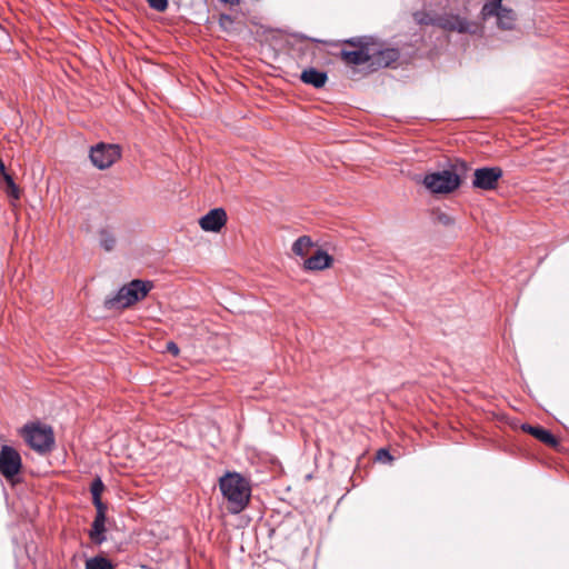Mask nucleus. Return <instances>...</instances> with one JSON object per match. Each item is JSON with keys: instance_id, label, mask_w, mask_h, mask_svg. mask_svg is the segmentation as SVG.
I'll use <instances>...</instances> for the list:
<instances>
[{"instance_id": "1", "label": "nucleus", "mask_w": 569, "mask_h": 569, "mask_svg": "<svg viewBox=\"0 0 569 569\" xmlns=\"http://www.w3.org/2000/svg\"><path fill=\"white\" fill-rule=\"evenodd\" d=\"M416 23L420 26H432L446 31H456L458 33L478 34L481 31L479 23L470 21L459 14L437 11L428 6L413 14Z\"/></svg>"}, {"instance_id": "2", "label": "nucleus", "mask_w": 569, "mask_h": 569, "mask_svg": "<svg viewBox=\"0 0 569 569\" xmlns=\"http://www.w3.org/2000/svg\"><path fill=\"white\" fill-rule=\"evenodd\" d=\"M219 487L222 496L228 500L231 513L241 512L250 500V487L247 480L238 472H227L220 478Z\"/></svg>"}, {"instance_id": "3", "label": "nucleus", "mask_w": 569, "mask_h": 569, "mask_svg": "<svg viewBox=\"0 0 569 569\" xmlns=\"http://www.w3.org/2000/svg\"><path fill=\"white\" fill-rule=\"evenodd\" d=\"M153 288L150 280L133 279L122 286L113 296L107 297L103 307L108 310L126 309L141 301Z\"/></svg>"}, {"instance_id": "4", "label": "nucleus", "mask_w": 569, "mask_h": 569, "mask_svg": "<svg viewBox=\"0 0 569 569\" xmlns=\"http://www.w3.org/2000/svg\"><path fill=\"white\" fill-rule=\"evenodd\" d=\"M22 435L30 448L39 453H47L52 450L54 445V436L51 427L30 423L22 429Z\"/></svg>"}, {"instance_id": "5", "label": "nucleus", "mask_w": 569, "mask_h": 569, "mask_svg": "<svg viewBox=\"0 0 569 569\" xmlns=\"http://www.w3.org/2000/svg\"><path fill=\"white\" fill-rule=\"evenodd\" d=\"M22 468L23 463L19 451L12 446L3 445L0 449V476L16 485L19 482Z\"/></svg>"}, {"instance_id": "6", "label": "nucleus", "mask_w": 569, "mask_h": 569, "mask_svg": "<svg viewBox=\"0 0 569 569\" xmlns=\"http://www.w3.org/2000/svg\"><path fill=\"white\" fill-rule=\"evenodd\" d=\"M422 183L431 193L442 194L451 193L460 187L458 176L448 169L426 174Z\"/></svg>"}, {"instance_id": "7", "label": "nucleus", "mask_w": 569, "mask_h": 569, "mask_svg": "<svg viewBox=\"0 0 569 569\" xmlns=\"http://www.w3.org/2000/svg\"><path fill=\"white\" fill-rule=\"evenodd\" d=\"M372 37H353L345 40V43L356 47V50L342 49L340 56L349 64H363L370 62V44Z\"/></svg>"}, {"instance_id": "8", "label": "nucleus", "mask_w": 569, "mask_h": 569, "mask_svg": "<svg viewBox=\"0 0 569 569\" xmlns=\"http://www.w3.org/2000/svg\"><path fill=\"white\" fill-rule=\"evenodd\" d=\"M481 14L483 19L496 18L497 27L502 30H513L517 24V14L512 9L502 6V2H485Z\"/></svg>"}, {"instance_id": "9", "label": "nucleus", "mask_w": 569, "mask_h": 569, "mask_svg": "<svg viewBox=\"0 0 569 569\" xmlns=\"http://www.w3.org/2000/svg\"><path fill=\"white\" fill-rule=\"evenodd\" d=\"M120 157L119 146L104 142L91 147L89 153L92 164L100 170L111 167Z\"/></svg>"}, {"instance_id": "10", "label": "nucleus", "mask_w": 569, "mask_h": 569, "mask_svg": "<svg viewBox=\"0 0 569 569\" xmlns=\"http://www.w3.org/2000/svg\"><path fill=\"white\" fill-rule=\"evenodd\" d=\"M224 3L229 4V11L220 14L219 24L226 32L237 31L239 28L244 26L247 21L246 13L242 11L243 2Z\"/></svg>"}, {"instance_id": "11", "label": "nucleus", "mask_w": 569, "mask_h": 569, "mask_svg": "<svg viewBox=\"0 0 569 569\" xmlns=\"http://www.w3.org/2000/svg\"><path fill=\"white\" fill-rule=\"evenodd\" d=\"M502 176L503 171L500 167L477 168L473 172L472 187L481 190H493Z\"/></svg>"}, {"instance_id": "12", "label": "nucleus", "mask_w": 569, "mask_h": 569, "mask_svg": "<svg viewBox=\"0 0 569 569\" xmlns=\"http://www.w3.org/2000/svg\"><path fill=\"white\" fill-rule=\"evenodd\" d=\"M400 58V51L397 48H379L377 43L371 40L370 44V62L369 66L373 69L387 68Z\"/></svg>"}, {"instance_id": "13", "label": "nucleus", "mask_w": 569, "mask_h": 569, "mask_svg": "<svg viewBox=\"0 0 569 569\" xmlns=\"http://www.w3.org/2000/svg\"><path fill=\"white\" fill-rule=\"evenodd\" d=\"M227 222V213L223 208H214L202 216L199 224L202 230L219 232Z\"/></svg>"}, {"instance_id": "14", "label": "nucleus", "mask_w": 569, "mask_h": 569, "mask_svg": "<svg viewBox=\"0 0 569 569\" xmlns=\"http://www.w3.org/2000/svg\"><path fill=\"white\" fill-rule=\"evenodd\" d=\"M332 262V256L319 249L313 256L305 260L303 267L306 270L320 271L330 268Z\"/></svg>"}, {"instance_id": "15", "label": "nucleus", "mask_w": 569, "mask_h": 569, "mask_svg": "<svg viewBox=\"0 0 569 569\" xmlns=\"http://www.w3.org/2000/svg\"><path fill=\"white\" fill-rule=\"evenodd\" d=\"M522 430L549 447L555 448L559 445L558 439L548 429L541 426L525 423L522 425Z\"/></svg>"}, {"instance_id": "16", "label": "nucleus", "mask_w": 569, "mask_h": 569, "mask_svg": "<svg viewBox=\"0 0 569 569\" xmlns=\"http://www.w3.org/2000/svg\"><path fill=\"white\" fill-rule=\"evenodd\" d=\"M300 80L306 84H310L316 89H320L326 86L328 81V74L325 71H320L313 67H310L301 72Z\"/></svg>"}, {"instance_id": "17", "label": "nucleus", "mask_w": 569, "mask_h": 569, "mask_svg": "<svg viewBox=\"0 0 569 569\" xmlns=\"http://www.w3.org/2000/svg\"><path fill=\"white\" fill-rule=\"evenodd\" d=\"M106 520L107 519L94 517L91 529L89 531V537L94 543L101 545L103 541H106Z\"/></svg>"}, {"instance_id": "18", "label": "nucleus", "mask_w": 569, "mask_h": 569, "mask_svg": "<svg viewBox=\"0 0 569 569\" xmlns=\"http://www.w3.org/2000/svg\"><path fill=\"white\" fill-rule=\"evenodd\" d=\"M469 170H470V166L463 159L456 158V159L449 161L448 171L456 173L460 181L462 180L463 177L467 176Z\"/></svg>"}, {"instance_id": "19", "label": "nucleus", "mask_w": 569, "mask_h": 569, "mask_svg": "<svg viewBox=\"0 0 569 569\" xmlns=\"http://www.w3.org/2000/svg\"><path fill=\"white\" fill-rule=\"evenodd\" d=\"M313 247V242L309 236L299 237L292 244V252L299 257H303L307 251Z\"/></svg>"}, {"instance_id": "20", "label": "nucleus", "mask_w": 569, "mask_h": 569, "mask_svg": "<svg viewBox=\"0 0 569 569\" xmlns=\"http://www.w3.org/2000/svg\"><path fill=\"white\" fill-rule=\"evenodd\" d=\"M86 569H114V567L109 559L102 556H96L87 560Z\"/></svg>"}, {"instance_id": "21", "label": "nucleus", "mask_w": 569, "mask_h": 569, "mask_svg": "<svg viewBox=\"0 0 569 569\" xmlns=\"http://www.w3.org/2000/svg\"><path fill=\"white\" fill-rule=\"evenodd\" d=\"M99 242L106 251H111L116 246V238L110 231L103 229L99 233Z\"/></svg>"}, {"instance_id": "22", "label": "nucleus", "mask_w": 569, "mask_h": 569, "mask_svg": "<svg viewBox=\"0 0 569 569\" xmlns=\"http://www.w3.org/2000/svg\"><path fill=\"white\" fill-rule=\"evenodd\" d=\"M103 490H104V483H103L102 479L99 476H97L90 485V493L92 496V501L101 499V495H102Z\"/></svg>"}, {"instance_id": "23", "label": "nucleus", "mask_w": 569, "mask_h": 569, "mask_svg": "<svg viewBox=\"0 0 569 569\" xmlns=\"http://www.w3.org/2000/svg\"><path fill=\"white\" fill-rule=\"evenodd\" d=\"M433 220L435 222L445 227H450L455 224V219L450 214L441 210H437L433 212Z\"/></svg>"}, {"instance_id": "24", "label": "nucleus", "mask_w": 569, "mask_h": 569, "mask_svg": "<svg viewBox=\"0 0 569 569\" xmlns=\"http://www.w3.org/2000/svg\"><path fill=\"white\" fill-rule=\"evenodd\" d=\"M92 503L97 510L96 517L107 519V505L101 499L94 500Z\"/></svg>"}, {"instance_id": "25", "label": "nucleus", "mask_w": 569, "mask_h": 569, "mask_svg": "<svg viewBox=\"0 0 569 569\" xmlns=\"http://www.w3.org/2000/svg\"><path fill=\"white\" fill-rule=\"evenodd\" d=\"M377 460H379L381 462H391L393 460V457L391 456V453L389 452L388 449L380 448L377 451Z\"/></svg>"}, {"instance_id": "26", "label": "nucleus", "mask_w": 569, "mask_h": 569, "mask_svg": "<svg viewBox=\"0 0 569 569\" xmlns=\"http://www.w3.org/2000/svg\"><path fill=\"white\" fill-rule=\"evenodd\" d=\"M6 192L12 199L17 200V199L20 198V190H19L18 186L16 184V182L7 184L6 186Z\"/></svg>"}, {"instance_id": "27", "label": "nucleus", "mask_w": 569, "mask_h": 569, "mask_svg": "<svg viewBox=\"0 0 569 569\" xmlns=\"http://www.w3.org/2000/svg\"><path fill=\"white\" fill-rule=\"evenodd\" d=\"M148 4L150 9L157 12H164L169 7V2H148Z\"/></svg>"}, {"instance_id": "28", "label": "nucleus", "mask_w": 569, "mask_h": 569, "mask_svg": "<svg viewBox=\"0 0 569 569\" xmlns=\"http://www.w3.org/2000/svg\"><path fill=\"white\" fill-rule=\"evenodd\" d=\"M166 350H167V352H169L173 357H177L179 355V352H180V349H179L178 345L174 341H168L166 343Z\"/></svg>"}, {"instance_id": "29", "label": "nucleus", "mask_w": 569, "mask_h": 569, "mask_svg": "<svg viewBox=\"0 0 569 569\" xmlns=\"http://www.w3.org/2000/svg\"><path fill=\"white\" fill-rule=\"evenodd\" d=\"M6 182V186L7 184H10L12 182H14L13 178L11 174H9L8 172H6L4 174L1 176Z\"/></svg>"}, {"instance_id": "30", "label": "nucleus", "mask_w": 569, "mask_h": 569, "mask_svg": "<svg viewBox=\"0 0 569 569\" xmlns=\"http://www.w3.org/2000/svg\"><path fill=\"white\" fill-rule=\"evenodd\" d=\"M7 172L6 170V166H4V162L2 161V159L0 158V173L1 176Z\"/></svg>"}, {"instance_id": "31", "label": "nucleus", "mask_w": 569, "mask_h": 569, "mask_svg": "<svg viewBox=\"0 0 569 569\" xmlns=\"http://www.w3.org/2000/svg\"><path fill=\"white\" fill-rule=\"evenodd\" d=\"M122 4H123L124 9H129V8L133 7L136 4V2L127 1V2H122Z\"/></svg>"}]
</instances>
